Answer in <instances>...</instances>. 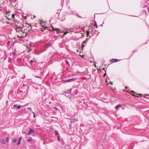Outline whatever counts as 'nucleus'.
I'll return each instance as SVG.
<instances>
[{
	"instance_id": "obj_1",
	"label": "nucleus",
	"mask_w": 149,
	"mask_h": 149,
	"mask_svg": "<svg viewBox=\"0 0 149 149\" xmlns=\"http://www.w3.org/2000/svg\"><path fill=\"white\" fill-rule=\"evenodd\" d=\"M28 61L29 62H30V64L33 67L35 66L36 65V64L35 59H33V60L29 59Z\"/></svg>"
},
{
	"instance_id": "obj_2",
	"label": "nucleus",
	"mask_w": 149,
	"mask_h": 149,
	"mask_svg": "<svg viewBox=\"0 0 149 149\" xmlns=\"http://www.w3.org/2000/svg\"><path fill=\"white\" fill-rule=\"evenodd\" d=\"M34 131L32 129H30L29 132L28 133H25L26 134L29 135H31L32 133L34 132Z\"/></svg>"
},
{
	"instance_id": "obj_3",
	"label": "nucleus",
	"mask_w": 149,
	"mask_h": 149,
	"mask_svg": "<svg viewBox=\"0 0 149 149\" xmlns=\"http://www.w3.org/2000/svg\"><path fill=\"white\" fill-rule=\"evenodd\" d=\"M76 80V78H72V79H67L65 81L67 82H70L72 81H74Z\"/></svg>"
},
{
	"instance_id": "obj_4",
	"label": "nucleus",
	"mask_w": 149,
	"mask_h": 149,
	"mask_svg": "<svg viewBox=\"0 0 149 149\" xmlns=\"http://www.w3.org/2000/svg\"><path fill=\"white\" fill-rule=\"evenodd\" d=\"M118 60L116 59L112 58L111 59V61L112 63L116 62L118 61Z\"/></svg>"
},
{
	"instance_id": "obj_5",
	"label": "nucleus",
	"mask_w": 149,
	"mask_h": 149,
	"mask_svg": "<svg viewBox=\"0 0 149 149\" xmlns=\"http://www.w3.org/2000/svg\"><path fill=\"white\" fill-rule=\"evenodd\" d=\"M68 31H66L65 32L64 34H67L68 33H69L71 32H72L73 31V29H71L70 30H68Z\"/></svg>"
},
{
	"instance_id": "obj_6",
	"label": "nucleus",
	"mask_w": 149,
	"mask_h": 149,
	"mask_svg": "<svg viewBox=\"0 0 149 149\" xmlns=\"http://www.w3.org/2000/svg\"><path fill=\"white\" fill-rule=\"evenodd\" d=\"M72 89H70L68 90L67 91H65V93H66L67 94H69L71 92V91H72Z\"/></svg>"
},
{
	"instance_id": "obj_7",
	"label": "nucleus",
	"mask_w": 149,
	"mask_h": 149,
	"mask_svg": "<svg viewBox=\"0 0 149 149\" xmlns=\"http://www.w3.org/2000/svg\"><path fill=\"white\" fill-rule=\"evenodd\" d=\"M22 28H21L19 27H17V28L16 29V30L17 31H21L22 30Z\"/></svg>"
},
{
	"instance_id": "obj_8",
	"label": "nucleus",
	"mask_w": 149,
	"mask_h": 149,
	"mask_svg": "<svg viewBox=\"0 0 149 149\" xmlns=\"http://www.w3.org/2000/svg\"><path fill=\"white\" fill-rule=\"evenodd\" d=\"M52 28L53 29H55L57 31V32H60L61 31L60 30V29L59 28H56V29H54V28L52 26Z\"/></svg>"
},
{
	"instance_id": "obj_9",
	"label": "nucleus",
	"mask_w": 149,
	"mask_h": 149,
	"mask_svg": "<svg viewBox=\"0 0 149 149\" xmlns=\"http://www.w3.org/2000/svg\"><path fill=\"white\" fill-rule=\"evenodd\" d=\"M121 104H118V105H117L115 107V108L116 109H117L118 108H119L120 107H121Z\"/></svg>"
},
{
	"instance_id": "obj_10",
	"label": "nucleus",
	"mask_w": 149,
	"mask_h": 149,
	"mask_svg": "<svg viewBox=\"0 0 149 149\" xmlns=\"http://www.w3.org/2000/svg\"><path fill=\"white\" fill-rule=\"evenodd\" d=\"M89 39V38H87L86 39V40H85L84 41L83 43H86L87 42V41H88Z\"/></svg>"
},
{
	"instance_id": "obj_11",
	"label": "nucleus",
	"mask_w": 149,
	"mask_h": 149,
	"mask_svg": "<svg viewBox=\"0 0 149 149\" xmlns=\"http://www.w3.org/2000/svg\"><path fill=\"white\" fill-rule=\"evenodd\" d=\"M55 134L56 136H57L58 135H59L57 131L55 130Z\"/></svg>"
},
{
	"instance_id": "obj_12",
	"label": "nucleus",
	"mask_w": 149,
	"mask_h": 149,
	"mask_svg": "<svg viewBox=\"0 0 149 149\" xmlns=\"http://www.w3.org/2000/svg\"><path fill=\"white\" fill-rule=\"evenodd\" d=\"M94 25L96 28H98V26L97 25V22H94Z\"/></svg>"
},
{
	"instance_id": "obj_13",
	"label": "nucleus",
	"mask_w": 149,
	"mask_h": 149,
	"mask_svg": "<svg viewBox=\"0 0 149 149\" xmlns=\"http://www.w3.org/2000/svg\"><path fill=\"white\" fill-rule=\"evenodd\" d=\"M32 139V138H31L30 139H27V141L28 142H30L31 141Z\"/></svg>"
},
{
	"instance_id": "obj_14",
	"label": "nucleus",
	"mask_w": 149,
	"mask_h": 149,
	"mask_svg": "<svg viewBox=\"0 0 149 149\" xmlns=\"http://www.w3.org/2000/svg\"><path fill=\"white\" fill-rule=\"evenodd\" d=\"M17 140L16 139H12V141L14 143H16L17 142Z\"/></svg>"
},
{
	"instance_id": "obj_15",
	"label": "nucleus",
	"mask_w": 149,
	"mask_h": 149,
	"mask_svg": "<svg viewBox=\"0 0 149 149\" xmlns=\"http://www.w3.org/2000/svg\"><path fill=\"white\" fill-rule=\"evenodd\" d=\"M1 143L3 144H5V141L3 139L1 140Z\"/></svg>"
},
{
	"instance_id": "obj_16",
	"label": "nucleus",
	"mask_w": 149,
	"mask_h": 149,
	"mask_svg": "<svg viewBox=\"0 0 149 149\" xmlns=\"http://www.w3.org/2000/svg\"><path fill=\"white\" fill-rule=\"evenodd\" d=\"M27 82H32V79H29L27 80Z\"/></svg>"
},
{
	"instance_id": "obj_17",
	"label": "nucleus",
	"mask_w": 149,
	"mask_h": 149,
	"mask_svg": "<svg viewBox=\"0 0 149 149\" xmlns=\"http://www.w3.org/2000/svg\"><path fill=\"white\" fill-rule=\"evenodd\" d=\"M90 31H87V36H86L87 37L88 36V35L90 34Z\"/></svg>"
},
{
	"instance_id": "obj_18",
	"label": "nucleus",
	"mask_w": 149,
	"mask_h": 149,
	"mask_svg": "<svg viewBox=\"0 0 149 149\" xmlns=\"http://www.w3.org/2000/svg\"><path fill=\"white\" fill-rule=\"evenodd\" d=\"M21 107V106L19 105L17 107V109H19Z\"/></svg>"
},
{
	"instance_id": "obj_19",
	"label": "nucleus",
	"mask_w": 149,
	"mask_h": 149,
	"mask_svg": "<svg viewBox=\"0 0 149 149\" xmlns=\"http://www.w3.org/2000/svg\"><path fill=\"white\" fill-rule=\"evenodd\" d=\"M35 77L36 78H40V79H42L41 77H39V76H35Z\"/></svg>"
},
{
	"instance_id": "obj_20",
	"label": "nucleus",
	"mask_w": 149,
	"mask_h": 149,
	"mask_svg": "<svg viewBox=\"0 0 149 149\" xmlns=\"http://www.w3.org/2000/svg\"><path fill=\"white\" fill-rule=\"evenodd\" d=\"M20 143H21V141H18V142L17 143V145H19L20 144Z\"/></svg>"
},
{
	"instance_id": "obj_21",
	"label": "nucleus",
	"mask_w": 149,
	"mask_h": 149,
	"mask_svg": "<svg viewBox=\"0 0 149 149\" xmlns=\"http://www.w3.org/2000/svg\"><path fill=\"white\" fill-rule=\"evenodd\" d=\"M12 18L13 19H15V15L14 14H12Z\"/></svg>"
},
{
	"instance_id": "obj_22",
	"label": "nucleus",
	"mask_w": 149,
	"mask_h": 149,
	"mask_svg": "<svg viewBox=\"0 0 149 149\" xmlns=\"http://www.w3.org/2000/svg\"><path fill=\"white\" fill-rule=\"evenodd\" d=\"M9 141V138L8 137H7L6 138V141L7 142H8V141Z\"/></svg>"
},
{
	"instance_id": "obj_23",
	"label": "nucleus",
	"mask_w": 149,
	"mask_h": 149,
	"mask_svg": "<svg viewBox=\"0 0 149 149\" xmlns=\"http://www.w3.org/2000/svg\"><path fill=\"white\" fill-rule=\"evenodd\" d=\"M22 137H20L19 138L18 141H21L22 140Z\"/></svg>"
},
{
	"instance_id": "obj_24",
	"label": "nucleus",
	"mask_w": 149,
	"mask_h": 149,
	"mask_svg": "<svg viewBox=\"0 0 149 149\" xmlns=\"http://www.w3.org/2000/svg\"><path fill=\"white\" fill-rule=\"evenodd\" d=\"M57 138H58V140L59 141H60V136H59V135L58 136H57Z\"/></svg>"
},
{
	"instance_id": "obj_25",
	"label": "nucleus",
	"mask_w": 149,
	"mask_h": 149,
	"mask_svg": "<svg viewBox=\"0 0 149 149\" xmlns=\"http://www.w3.org/2000/svg\"><path fill=\"white\" fill-rule=\"evenodd\" d=\"M13 55L14 56L15 55H16V52H14L13 53Z\"/></svg>"
},
{
	"instance_id": "obj_26",
	"label": "nucleus",
	"mask_w": 149,
	"mask_h": 149,
	"mask_svg": "<svg viewBox=\"0 0 149 149\" xmlns=\"http://www.w3.org/2000/svg\"><path fill=\"white\" fill-rule=\"evenodd\" d=\"M33 117L34 118H35V113L34 112H33Z\"/></svg>"
},
{
	"instance_id": "obj_27",
	"label": "nucleus",
	"mask_w": 149,
	"mask_h": 149,
	"mask_svg": "<svg viewBox=\"0 0 149 149\" xmlns=\"http://www.w3.org/2000/svg\"><path fill=\"white\" fill-rule=\"evenodd\" d=\"M27 109H29L30 111H31L32 110V109L31 107H29L27 108Z\"/></svg>"
},
{
	"instance_id": "obj_28",
	"label": "nucleus",
	"mask_w": 149,
	"mask_h": 149,
	"mask_svg": "<svg viewBox=\"0 0 149 149\" xmlns=\"http://www.w3.org/2000/svg\"><path fill=\"white\" fill-rule=\"evenodd\" d=\"M17 104H14L13 105V107H16L17 106Z\"/></svg>"
},
{
	"instance_id": "obj_29",
	"label": "nucleus",
	"mask_w": 149,
	"mask_h": 149,
	"mask_svg": "<svg viewBox=\"0 0 149 149\" xmlns=\"http://www.w3.org/2000/svg\"><path fill=\"white\" fill-rule=\"evenodd\" d=\"M132 95L134 96H136V95H135V94H132Z\"/></svg>"
},
{
	"instance_id": "obj_30",
	"label": "nucleus",
	"mask_w": 149,
	"mask_h": 149,
	"mask_svg": "<svg viewBox=\"0 0 149 149\" xmlns=\"http://www.w3.org/2000/svg\"><path fill=\"white\" fill-rule=\"evenodd\" d=\"M110 82L111 84V85H113V82H111V81Z\"/></svg>"
},
{
	"instance_id": "obj_31",
	"label": "nucleus",
	"mask_w": 149,
	"mask_h": 149,
	"mask_svg": "<svg viewBox=\"0 0 149 149\" xmlns=\"http://www.w3.org/2000/svg\"><path fill=\"white\" fill-rule=\"evenodd\" d=\"M132 93H134V94H135V93L134 92V91H132Z\"/></svg>"
},
{
	"instance_id": "obj_32",
	"label": "nucleus",
	"mask_w": 149,
	"mask_h": 149,
	"mask_svg": "<svg viewBox=\"0 0 149 149\" xmlns=\"http://www.w3.org/2000/svg\"><path fill=\"white\" fill-rule=\"evenodd\" d=\"M42 22V21H41V24H42L43 23V22Z\"/></svg>"
},
{
	"instance_id": "obj_33",
	"label": "nucleus",
	"mask_w": 149,
	"mask_h": 149,
	"mask_svg": "<svg viewBox=\"0 0 149 149\" xmlns=\"http://www.w3.org/2000/svg\"><path fill=\"white\" fill-rule=\"evenodd\" d=\"M106 75V73H105L104 74V76H105Z\"/></svg>"
},
{
	"instance_id": "obj_34",
	"label": "nucleus",
	"mask_w": 149,
	"mask_h": 149,
	"mask_svg": "<svg viewBox=\"0 0 149 149\" xmlns=\"http://www.w3.org/2000/svg\"><path fill=\"white\" fill-rule=\"evenodd\" d=\"M55 109H58L57 108H55Z\"/></svg>"
},
{
	"instance_id": "obj_35",
	"label": "nucleus",
	"mask_w": 149,
	"mask_h": 149,
	"mask_svg": "<svg viewBox=\"0 0 149 149\" xmlns=\"http://www.w3.org/2000/svg\"><path fill=\"white\" fill-rule=\"evenodd\" d=\"M125 88H126V89H127V87H125Z\"/></svg>"
},
{
	"instance_id": "obj_36",
	"label": "nucleus",
	"mask_w": 149,
	"mask_h": 149,
	"mask_svg": "<svg viewBox=\"0 0 149 149\" xmlns=\"http://www.w3.org/2000/svg\"><path fill=\"white\" fill-rule=\"evenodd\" d=\"M84 47V45H82V47Z\"/></svg>"
},
{
	"instance_id": "obj_37",
	"label": "nucleus",
	"mask_w": 149,
	"mask_h": 149,
	"mask_svg": "<svg viewBox=\"0 0 149 149\" xmlns=\"http://www.w3.org/2000/svg\"><path fill=\"white\" fill-rule=\"evenodd\" d=\"M24 134H25V133H26L25 132H24Z\"/></svg>"
},
{
	"instance_id": "obj_38",
	"label": "nucleus",
	"mask_w": 149,
	"mask_h": 149,
	"mask_svg": "<svg viewBox=\"0 0 149 149\" xmlns=\"http://www.w3.org/2000/svg\"><path fill=\"white\" fill-rule=\"evenodd\" d=\"M106 82H108V81H106Z\"/></svg>"
}]
</instances>
